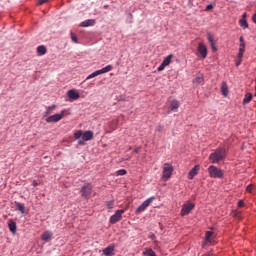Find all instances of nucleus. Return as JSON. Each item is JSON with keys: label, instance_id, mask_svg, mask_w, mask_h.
<instances>
[{"label": "nucleus", "instance_id": "obj_1", "mask_svg": "<svg viewBox=\"0 0 256 256\" xmlns=\"http://www.w3.org/2000/svg\"><path fill=\"white\" fill-rule=\"evenodd\" d=\"M74 138L78 140V145H85V141H91L93 139V131L88 130L82 132L81 130L74 131Z\"/></svg>", "mask_w": 256, "mask_h": 256}, {"label": "nucleus", "instance_id": "obj_2", "mask_svg": "<svg viewBox=\"0 0 256 256\" xmlns=\"http://www.w3.org/2000/svg\"><path fill=\"white\" fill-rule=\"evenodd\" d=\"M225 157H226L225 148H218L213 153L210 154L209 161L215 164V163H219V161H223Z\"/></svg>", "mask_w": 256, "mask_h": 256}, {"label": "nucleus", "instance_id": "obj_3", "mask_svg": "<svg viewBox=\"0 0 256 256\" xmlns=\"http://www.w3.org/2000/svg\"><path fill=\"white\" fill-rule=\"evenodd\" d=\"M208 174L211 179H223V177H225V173L223 172V170L215 165H211L208 167Z\"/></svg>", "mask_w": 256, "mask_h": 256}, {"label": "nucleus", "instance_id": "obj_4", "mask_svg": "<svg viewBox=\"0 0 256 256\" xmlns=\"http://www.w3.org/2000/svg\"><path fill=\"white\" fill-rule=\"evenodd\" d=\"M65 115H68L67 110H61L60 113L58 114H53L51 116H49L48 118H46V123H59V121H61V119H63V117H65Z\"/></svg>", "mask_w": 256, "mask_h": 256}, {"label": "nucleus", "instance_id": "obj_5", "mask_svg": "<svg viewBox=\"0 0 256 256\" xmlns=\"http://www.w3.org/2000/svg\"><path fill=\"white\" fill-rule=\"evenodd\" d=\"M111 69H113V66L107 65L106 67H104L100 70H96L86 77V81H89V79H93L94 77H99V75H103L104 73H109V71H111Z\"/></svg>", "mask_w": 256, "mask_h": 256}, {"label": "nucleus", "instance_id": "obj_6", "mask_svg": "<svg viewBox=\"0 0 256 256\" xmlns=\"http://www.w3.org/2000/svg\"><path fill=\"white\" fill-rule=\"evenodd\" d=\"M173 165L169 164V163H165L163 170H162V179H171V176L173 175Z\"/></svg>", "mask_w": 256, "mask_h": 256}, {"label": "nucleus", "instance_id": "obj_7", "mask_svg": "<svg viewBox=\"0 0 256 256\" xmlns=\"http://www.w3.org/2000/svg\"><path fill=\"white\" fill-rule=\"evenodd\" d=\"M153 201H155V197H150L147 200H145L135 211L136 215H139V213H143L147 207H149Z\"/></svg>", "mask_w": 256, "mask_h": 256}, {"label": "nucleus", "instance_id": "obj_8", "mask_svg": "<svg viewBox=\"0 0 256 256\" xmlns=\"http://www.w3.org/2000/svg\"><path fill=\"white\" fill-rule=\"evenodd\" d=\"M195 209V204L193 202H186L183 204L182 209H181V216L185 217L186 215H189L191 211Z\"/></svg>", "mask_w": 256, "mask_h": 256}, {"label": "nucleus", "instance_id": "obj_9", "mask_svg": "<svg viewBox=\"0 0 256 256\" xmlns=\"http://www.w3.org/2000/svg\"><path fill=\"white\" fill-rule=\"evenodd\" d=\"M81 195L87 199V197H90V195L93 193V185L90 183L85 184L81 190H80Z\"/></svg>", "mask_w": 256, "mask_h": 256}, {"label": "nucleus", "instance_id": "obj_10", "mask_svg": "<svg viewBox=\"0 0 256 256\" xmlns=\"http://www.w3.org/2000/svg\"><path fill=\"white\" fill-rule=\"evenodd\" d=\"M123 213H125V210H117L115 214L110 217V223L112 225H115V223H119V220L123 217Z\"/></svg>", "mask_w": 256, "mask_h": 256}, {"label": "nucleus", "instance_id": "obj_11", "mask_svg": "<svg viewBox=\"0 0 256 256\" xmlns=\"http://www.w3.org/2000/svg\"><path fill=\"white\" fill-rule=\"evenodd\" d=\"M198 53L202 59H205L207 57V46L203 43L198 44Z\"/></svg>", "mask_w": 256, "mask_h": 256}, {"label": "nucleus", "instance_id": "obj_12", "mask_svg": "<svg viewBox=\"0 0 256 256\" xmlns=\"http://www.w3.org/2000/svg\"><path fill=\"white\" fill-rule=\"evenodd\" d=\"M67 95H68L69 99H72V101H77V99H79V97H81V95H79V93L75 89L69 90L67 92Z\"/></svg>", "mask_w": 256, "mask_h": 256}, {"label": "nucleus", "instance_id": "obj_13", "mask_svg": "<svg viewBox=\"0 0 256 256\" xmlns=\"http://www.w3.org/2000/svg\"><path fill=\"white\" fill-rule=\"evenodd\" d=\"M199 165H195L193 167V169H191L188 173V179H193V177H195V175H197V173H199Z\"/></svg>", "mask_w": 256, "mask_h": 256}, {"label": "nucleus", "instance_id": "obj_14", "mask_svg": "<svg viewBox=\"0 0 256 256\" xmlns=\"http://www.w3.org/2000/svg\"><path fill=\"white\" fill-rule=\"evenodd\" d=\"M8 227L11 231V233L16 234L17 233V223L13 220H8Z\"/></svg>", "mask_w": 256, "mask_h": 256}, {"label": "nucleus", "instance_id": "obj_15", "mask_svg": "<svg viewBox=\"0 0 256 256\" xmlns=\"http://www.w3.org/2000/svg\"><path fill=\"white\" fill-rule=\"evenodd\" d=\"M221 93L224 95V97H227L229 95V86H227V82H222L221 84Z\"/></svg>", "mask_w": 256, "mask_h": 256}, {"label": "nucleus", "instance_id": "obj_16", "mask_svg": "<svg viewBox=\"0 0 256 256\" xmlns=\"http://www.w3.org/2000/svg\"><path fill=\"white\" fill-rule=\"evenodd\" d=\"M93 25H95V20L93 19H88L81 23V27H93Z\"/></svg>", "mask_w": 256, "mask_h": 256}, {"label": "nucleus", "instance_id": "obj_17", "mask_svg": "<svg viewBox=\"0 0 256 256\" xmlns=\"http://www.w3.org/2000/svg\"><path fill=\"white\" fill-rule=\"evenodd\" d=\"M54 109H57V105L53 104L51 106H48L46 108L45 113H44V117H47L48 115H51L53 113Z\"/></svg>", "mask_w": 256, "mask_h": 256}, {"label": "nucleus", "instance_id": "obj_18", "mask_svg": "<svg viewBox=\"0 0 256 256\" xmlns=\"http://www.w3.org/2000/svg\"><path fill=\"white\" fill-rule=\"evenodd\" d=\"M51 237H53V232L51 231H45L43 234H42V241H49V239H51Z\"/></svg>", "mask_w": 256, "mask_h": 256}, {"label": "nucleus", "instance_id": "obj_19", "mask_svg": "<svg viewBox=\"0 0 256 256\" xmlns=\"http://www.w3.org/2000/svg\"><path fill=\"white\" fill-rule=\"evenodd\" d=\"M115 251V247L113 246H108L107 248H105L103 250V255H106V256H111L113 255V252Z\"/></svg>", "mask_w": 256, "mask_h": 256}, {"label": "nucleus", "instance_id": "obj_20", "mask_svg": "<svg viewBox=\"0 0 256 256\" xmlns=\"http://www.w3.org/2000/svg\"><path fill=\"white\" fill-rule=\"evenodd\" d=\"M203 81H204L203 74H198V75L195 77L193 83H194L195 85H201V83H203Z\"/></svg>", "mask_w": 256, "mask_h": 256}, {"label": "nucleus", "instance_id": "obj_21", "mask_svg": "<svg viewBox=\"0 0 256 256\" xmlns=\"http://www.w3.org/2000/svg\"><path fill=\"white\" fill-rule=\"evenodd\" d=\"M179 109V101L172 100L170 104V111H177Z\"/></svg>", "mask_w": 256, "mask_h": 256}, {"label": "nucleus", "instance_id": "obj_22", "mask_svg": "<svg viewBox=\"0 0 256 256\" xmlns=\"http://www.w3.org/2000/svg\"><path fill=\"white\" fill-rule=\"evenodd\" d=\"M171 59H173V54L168 55L164 60L162 61V64L167 67L168 65H171Z\"/></svg>", "mask_w": 256, "mask_h": 256}, {"label": "nucleus", "instance_id": "obj_23", "mask_svg": "<svg viewBox=\"0 0 256 256\" xmlns=\"http://www.w3.org/2000/svg\"><path fill=\"white\" fill-rule=\"evenodd\" d=\"M16 209L23 214H25V204L15 202Z\"/></svg>", "mask_w": 256, "mask_h": 256}, {"label": "nucleus", "instance_id": "obj_24", "mask_svg": "<svg viewBox=\"0 0 256 256\" xmlns=\"http://www.w3.org/2000/svg\"><path fill=\"white\" fill-rule=\"evenodd\" d=\"M252 99H253V94L247 93V94L244 96L243 103H244V104L251 103V100H252Z\"/></svg>", "mask_w": 256, "mask_h": 256}, {"label": "nucleus", "instance_id": "obj_25", "mask_svg": "<svg viewBox=\"0 0 256 256\" xmlns=\"http://www.w3.org/2000/svg\"><path fill=\"white\" fill-rule=\"evenodd\" d=\"M37 53H39V55H45L47 53V48L43 45L38 46Z\"/></svg>", "mask_w": 256, "mask_h": 256}, {"label": "nucleus", "instance_id": "obj_26", "mask_svg": "<svg viewBox=\"0 0 256 256\" xmlns=\"http://www.w3.org/2000/svg\"><path fill=\"white\" fill-rule=\"evenodd\" d=\"M143 255L157 256V254H155V251H153V249L151 248H146V250L143 252Z\"/></svg>", "mask_w": 256, "mask_h": 256}, {"label": "nucleus", "instance_id": "obj_27", "mask_svg": "<svg viewBox=\"0 0 256 256\" xmlns=\"http://www.w3.org/2000/svg\"><path fill=\"white\" fill-rule=\"evenodd\" d=\"M239 25L240 27H242V29H247L249 27V24L247 23V20L242 18L240 21H239Z\"/></svg>", "mask_w": 256, "mask_h": 256}, {"label": "nucleus", "instance_id": "obj_28", "mask_svg": "<svg viewBox=\"0 0 256 256\" xmlns=\"http://www.w3.org/2000/svg\"><path fill=\"white\" fill-rule=\"evenodd\" d=\"M211 237H213V232L207 231L206 234H205L206 243H211Z\"/></svg>", "mask_w": 256, "mask_h": 256}, {"label": "nucleus", "instance_id": "obj_29", "mask_svg": "<svg viewBox=\"0 0 256 256\" xmlns=\"http://www.w3.org/2000/svg\"><path fill=\"white\" fill-rule=\"evenodd\" d=\"M207 40L210 44L215 43V38L213 37V34H211V32H207Z\"/></svg>", "mask_w": 256, "mask_h": 256}, {"label": "nucleus", "instance_id": "obj_30", "mask_svg": "<svg viewBox=\"0 0 256 256\" xmlns=\"http://www.w3.org/2000/svg\"><path fill=\"white\" fill-rule=\"evenodd\" d=\"M116 175H117V177L127 175V170L120 169V170L116 171Z\"/></svg>", "mask_w": 256, "mask_h": 256}, {"label": "nucleus", "instance_id": "obj_31", "mask_svg": "<svg viewBox=\"0 0 256 256\" xmlns=\"http://www.w3.org/2000/svg\"><path fill=\"white\" fill-rule=\"evenodd\" d=\"M114 205H115V201H113V200L106 202L107 209H113Z\"/></svg>", "mask_w": 256, "mask_h": 256}, {"label": "nucleus", "instance_id": "obj_32", "mask_svg": "<svg viewBox=\"0 0 256 256\" xmlns=\"http://www.w3.org/2000/svg\"><path fill=\"white\" fill-rule=\"evenodd\" d=\"M242 61H243V56L237 55L236 67H239V65H241Z\"/></svg>", "mask_w": 256, "mask_h": 256}, {"label": "nucleus", "instance_id": "obj_33", "mask_svg": "<svg viewBox=\"0 0 256 256\" xmlns=\"http://www.w3.org/2000/svg\"><path fill=\"white\" fill-rule=\"evenodd\" d=\"M70 35L73 43H79V41L77 40V35H75V33L71 32Z\"/></svg>", "mask_w": 256, "mask_h": 256}, {"label": "nucleus", "instance_id": "obj_34", "mask_svg": "<svg viewBox=\"0 0 256 256\" xmlns=\"http://www.w3.org/2000/svg\"><path fill=\"white\" fill-rule=\"evenodd\" d=\"M244 53H245V48H239V52H238L239 57H243Z\"/></svg>", "mask_w": 256, "mask_h": 256}, {"label": "nucleus", "instance_id": "obj_35", "mask_svg": "<svg viewBox=\"0 0 256 256\" xmlns=\"http://www.w3.org/2000/svg\"><path fill=\"white\" fill-rule=\"evenodd\" d=\"M155 131H157L158 133H161V131H163V125H158Z\"/></svg>", "mask_w": 256, "mask_h": 256}, {"label": "nucleus", "instance_id": "obj_36", "mask_svg": "<svg viewBox=\"0 0 256 256\" xmlns=\"http://www.w3.org/2000/svg\"><path fill=\"white\" fill-rule=\"evenodd\" d=\"M246 191H248V193H251L253 191V185L250 184L246 187Z\"/></svg>", "mask_w": 256, "mask_h": 256}, {"label": "nucleus", "instance_id": "obj_37", "mask_svg": "<svg viewBox=\"0 0 256 256\" xmlns=\"http://www.w3.org/2000/svg\"><path fill=\"white\" fill-rule=\"evenodd\" d=\"M165 65H163V63H161V65L157 68V71H163L165 69Z\"/></svg>", "mask_w": 256, "mask_h": 256}, {"label": "nucleus", "instance_id": "obj_38", "mask_svg": "<svg viewBox=\"0 0 256 256\" xmlns=\"http://www.w3.org/2000/svg\"><path fill=\"white\" fill-rule=\"evenodd\" d=\"M245 202L243 200L238 201V207H244Z\"/></svg>", "mask_w": 256, "mask_h": 256}, {"label": "nucleus", "instance_id": "obj_39", "mask_svg": "<svg viewBox=\"0 0 256 256\" xmlns=\"http://www.w3.org/2000/svg\"><path fill=\"white\" fill-rule=\"evenodd\" d=\"M210 46H211V49H212V50L217 51V47L215 46V42H212V43L210 44Z\"/></svg>", "mask_w": 256, "mask_h": 256}, {"label": "nucleus", "instance_id": "obj_40", "mask_svg": "<svg viewBox=\"0 0 256 256\" xmlns=\"http://www.w3.org/2000/svg\"><path fill=\"white\" fill-rule=\"evenodd\" d=\"M213 9V4H209L206 6V11H211Z\"/></svg>", "mask_w": 256, "mask_h": 256}, {"label": "nucleus", "instance_id": "obj_41", "mask_svg": "<svg viewBox=\"0 0 256 256\" xmlns=\"http://www.w3.org/2000/svg\"><path fill=\"white\" fill-rule=\"evenodd\" d=\"M39 185V182L37 180L33 181V187H37Z\"/></svg>", "mask_w": 256, "mask_h": 256}, {"label": "nucleus", "instance_id": "obj_42", "mask_svg": "<svg viewBox=\"0 0 256 256\" xmlns=\"http://www.w3.org/2000/svg\"><path fill=\"white\" fill-rule=\"evenodd\" d=\"M48 0H39V5H43V3H47Z\"/></svg>", "mask_w": 256, "mask_h": 256}, {"label": "nucleus", "instance_id": "obj_43", "mask_svg": "<svg viewBox=\"0 0 256 256\" xmlns=\"http://www.w3.org/2000/svg\"><path fill=\"white\" fill-rule=\"evenodd\" d=\"M139 151H141V147H137V148L134 150V153H139Z\"/></svg>", "mask_w": 256, "mask_h": 256}, {"label": "nucleus", "instance_id": "obj_44", "mask_svg": "<svg viewBox=\"0 0 256 256\" xmlns=\"http://www.w3.org/2000/svg\"><path fill=\"white\" fill-rule=\"evenodd\" d=\"M240 48H244L245 49V42L240 43Z\"/></svg>", "mask_w": 256, "mask_h": 256}, {"label": "nucleus", "instance_id": "obj_45", "mask_svg": "<svg viewBox=\"0 0 256 256\" xmlns=\"http://www.w3.org/2000/svg\"><path fill=\"white\" fill-rule=\"evenodd\" d=\"M240 43H245V40L243 39V36L240 37Z\"/></svg>", "mask_w": 256, "mask_h": 256}, {"label": "nucleus", "instance_id": "obj_46", "mask_svg": "<svg viewBox=\"0 0 256 256\" xmlns=\"http://www.w3.org/2000/svg\"><path fill=\"white\" fill-rule=\"evenodd\" d=\"M150 239L155 240V234H152V235L150 236Z\"/></svg>", "mask_w": 256, "mask_h": 256}, {"label": "nucleus", "instance_id": "obj_47", "mask_svg": "<svg viewBox=\"0 0 256 256\" xmlns=\"http://www.w3.org/2000/svg\"><path fill=\"white\" fill-rule=\"evenodd\" d=\"M245 17H247V14H246V13H244V14L242 15V19H245Z\"/></svg>", "mask_w": 256, "mask_h": 256}, {"label": "nucleus", "instance_id": "obj_48", "mask_svg": "<svg viewBox=\"0 0 256 256\" xmlns=\"http://www.w3.org/2000/svg\"><path fill=\"white\" fill-rule=\"evenodd\" d=\"M202 256H213V254H204Z\"/></svg>", "mask_w": 256, "mask_h": 256}]
</instances>
